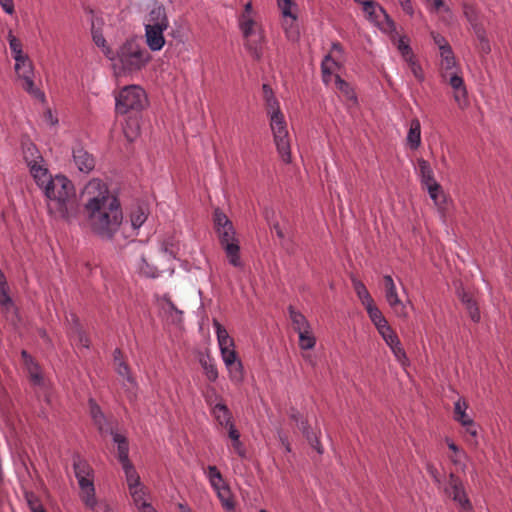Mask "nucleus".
Here are the masks:
<instances>
[{
  "mask_svg": "<svg viewBox=\"0 0 512 512\" xmlns=\"http://www.w3.org/2000/svg\"><path fill=\"white\" fill-rule=\"evenodd\" d=\"M81 202L88 227L100 238L112 240L126 229L120 202L102 180L92 179L84 186Z\"/></svg>",
  "mask_w": 512,
  "mask_h": 512,
  "instance_id": "f257e3e1",
  "label": "nucleus"
},
{
  "mask_svg": "<svg viewBox=\"0 0 512 512\" xmlns=\"http://www.w3.org/2000/svg\"><path fill=\"white\" fill-rule=\"evenodd\" d=\"M48 200L50 213L69 218L77 209L76 191L71 180L58 174L42 189Z\"/></svg>",
  "mask_w": 512,
  "mask_h": 512,
  "instance_id": "f03ea898",
  "label": "nucleus"
},
{
  "mask_svg": "<svg viewBox=\"0 0 512 512\" xmlns=\"http://www.w3.org/2000/svg\"><path fill=\"white\" fill-rule=\"evenodd\" d=\"M266 114L273 135V141L280 158L285 163L291 162V138L286 117L277 98H267Z\"/></svg>",
  "mask_w": 512,
  "mask_h": 512,
  "instance_id": "7ed1b4c3",
  "label": "nucleus"
},
{
  "mask_svg": "<svg viewBox=\"0 0 512 512\" xmlns=\"http://www.w3.org/2000/svg\"><path fill=\"white\" fill-rule=\"evenodd\" d=\"M213 222L220 245L226 254L228 262L236 268H242L243 262L240 257V244L236 237L233 223L229 220L227 215L218 208L214 211Z\"/></svg>",
  "mask_w": 512,
  "mask_h": 512,
  "instance_id": "20e7f679",
  "label": "nucleus"
},
{
  "mask_svg": "<svg viewBox=\"0 0 512 512\" xmlns=\"http://www.w3.org/2000/svg\"><path fill=\"white\" fill-rule=\"evenodd\" d=\"M116 57L121 69L127 72L141 70L151 59L149 52L135 40H127L123 43L117 51Z\"/></svg>",
  "mask_w": 512,
  "mask_h": 512,
  "instance_id": "39448f33",
  "label": "nucleus"
},
{
  "mask_svg": "<svg viewBox=\"0 0 512 512\" xmlns=\"http://www.w3.org/2000/svg\"><path fill=\"white\" fill-rule=\"evenodd\" d=\"M238 26L245 40V48L254 59L260 60L265 42L260 25L254 20L253 16H239Z\"/></svg>",
  "mask_w": 512,
  "mask_h": 512,
  "instance_id": "423d86ee",
  "label": "nucleus"
},
{
  "mask_svg": "<svg viewBox=\"0 0 512 512\" xmlns=\"http://www.w3.org/2000/svg\"><path fill=\"white\" fill-rule=\"evenodd\" d=\"M73 466L81 490V498L87 506L93 507L96 504L95 488L92 479L93 470L85 460L80 458L74 460Z\"/></svg>",
  "mask_w": 512,
  "mask_h": 512,
  "instance_id": "0eeeda50",
  "label": "nucleus"
},
{
  "mask_svg": "<svg viewBox=\"0 0 512 512\" xmlns=\"http://www.w3.org/2000/svg\"><path fill=\"white\" fill-rule=\"evenodd\" d=\"M361 4L363 11L368 15V19L374 22L382 31L392 33L396 32V24L386 10L374 0H354Z\"/></svg>",
  "mask_w": 512,
  "mask_h": 512,
  "instance_id": "6e6552de",
  "label": "nucleus"
},
{
  "mask_svg": "<svg viewBox=\"0 0 512 512\" xmlns=\"http://www.w3.org/2000/svg\"><path fill=\"white\" fill-rule=\"evenodd\" d=\"M282 15V27L289 41L299 39L300 32L297 23V5L293 0H277Z\"/></svg>",
  "mask_w": 512,
  "mask_h": 512,
  "instance_id": "1a4fd4ad",
  "label": "nucleus"
},
{
  "mask_svg": "<svg viewBox=\"0 0 512 512\" xmlns=\"http://www.w3.org/2000/svg\"><path fill=\"white\" fill-rule=\"evenodd\" d=\"M445 494L460 508L461 512H472V504L467 497L462 481L453 473L449 475Z\"/></svg>",
  "mask_w": 512,
  "mask_h": 512,
  "instance_id": "9d476101",
  "label": "nucleus"
},
{
  "mask_svg": "<svg viewBox=\"0 0 512 512\" xmlns=\"http://www.w3.org/2000/svg\"><path fill=\"white\" fill-rule=\"evenodd\" d=\"M148 212L146 207L142 205H137L131 209L130 212V221L123 222L126 225V229H121V234L123 238H129L137 235V230L145 223L147 220Z\"/></svg>",
  "mask_w": 512,
  "mask_h": 512,
  "instance_id": "9b49d317",
  "label": "nucleus"
},
{
  "mask_svg": "<svg viewBox=\"0 0 512 512\" xmlns=\"http://www.w3.org/2000/svg\"><path fill=\"white\" fill-rule=\"evenodd\" d=\"M378 332L382 336L385 343L390 347L396 359L402 365H404L407 361V356L401 345L399 337L394 332V330L390 327V325H387L386 327H382V329Z\"/></svg>",
  "mask_w": 512,
  "mask_h": 512,
  "instance_id": "f8f14e48",
  "label": "nucleus"
},
{
  "mask_svg": "<svg viewBox=\"0 0 512 512\" xmlns=\"http://www.w3.org/2000/svg\"><path fill=\"white\" fill-rule=\"evenodd\" d=\"M345 60L344 48L341 43H332L331 50L322 59V73H329V69H341Z\"/></svg>",
  "mask_w": 512,
  "mask_h": 512,
  "instance_id": "ddd939ff",
  "label": "nucleus"
},
{
  "mask_svg": "<svg viewBox=\"0 0 512 512\" xmlns=\"http://www.w3.org/2000/svg\"><path fill=\"white\" fill-rule=\"evenodd\" d=\"M15 71L18 77L22 80L21 85L25 91L30 94L33 93V67L28 55L19 59V61H15Z\"/></svg>",
  "mask_w": 512,
  "mask_h": 512,
  "instance_id": "4468645a",
  "label": "nucleus"
},
{
  "mask_svg": "<svg viewBox=\"0 0 512 512\" xmlns=\"http://www.w3.org/2000/svg\"><path fill=\"white\" fill-rule=\"evenodd\" d=\"M383 286L385 298L390 307L399 315H405V306L398 296L395 283L390 275L383 277Z\"/></svg>",
  "mask_w": 512,
  "mask_h": 512,
  "instance_id": "2eb2a0df",
  "label": "nucleus"
},
{
  "mask_svg": "<svg viewBox=\"0 0 512 512\" xmlns=\"http://www.w3.org/2000/svg\"><path fill=\"white\" fill-rule=\"evenodd\" d=\"M148 105V98H116L115 110L118 114L137 113Z\"/></svg>",
  "mask_w": 512,
  "mask_h": 512,
  "instance_id": "dca6fc26",
  "label": "nucleus"
},
{
  "mask_svg": "<svg viewBox=\"0 0 512 512\" xmlns=\"http://www.w3.org/2000/svg\"><path fill=\"white\" fill-rule=\"evenodd\" d=\"M73 162L80 172L89 173L95 167V159L92 154L82 146L73 149Z\"/></svg>",
  "mask_w": 512,
  "mask_h": 512,
  "instance_id": "f3484780",
  "label": "nucleus"
},
{
  "mask_svg": "<svg viewBox=\"0 0 512 512\" xmlns=\"http://www.w3.org/2000/svg\"><path fill=\"white\" fill-rule=\"evenodd\" d=\"M214 327L222 358L226 356L230 357L232 354H235L234 340L229 336L227 330L216 320H214Z\"/></svg>",
  "mask_w": 512,
  "mask_h": 512,
  "instance_id": "a211bd4d",
  "label": "nucleus"
},
{
  "mask_svg": "<svg viewBox=\"0 0 512 512\" xmlns=\"http://www.w3.org/2000/svg\"><path fill=\"white\" fill-rule=\"evenodd\" d=\"M166 29L145 25V37L148 47L152 51H159L165 44L163 32Z\"/></svg>",
  "mask_w": 512,
  "mask_h": 512,
  "instance_id": "6ab92c4d",
  "label": "nucleus"
},
{
  "mask_svg": "<svg viewBox=\"0 0 512 512\" xmlns=\"http://www.w3.org/2000/svg\"><path fill=\"white\" fill-rule=\"evenodd\" d=\"M222 359L229 372L230 380L234 383H240L244 378V372L243 365L237 358V353L232 354L230 357H223Z\"/></svg>",
  "mask_w": 512,
  "mask_h": 512,
  "instance_id": "aec40b11",
  "label": "nucleus"
},
{
  "mask_svg": "<svg viewBox=\"0 0 512 512\" xmlns=\"http://www.w3.org/2000/svg\"><path fill=\"white\" fill-rule=\"evenodd\" d=\"M145 25L167 29L169 21L165 7L163 5L154 6L149 12L147 23Z\"/></svg>",
  "mask_w": 512,
  "mask_h": 512,
  "instance_id": "412c9836",
  "label": "nucleus"
},
{
  "mask_svg": "<svg viewBox=\"0 0 512 512\" xmlns=\"http://www.w3.org/2000/svg\"><path fill=\"white\" fill-rule=\"evenodd\" d=\"M415 170H416V174L420 178V182H421L422 186L428 187L430 185L438 183L435 180L434 171H433L430 163L427 160H425L423 158L417 159V166H416Z\"/></svg>",
  "mask_w": 512,
  "mask_h": 512,
  "instance_id": "4be33fe9",
  "label": "nucleus"
},
{
  "mask_svg": "<svg viewBox=\"0 0 512 512\" xmlns=\"http://www.w3.org/2000/svg\"><path fill=\"white\" fill-rule=\"evenodd\" d=\"M30 174L33 177L34 181L36 182L37 186L42 190L50 180L53 179L54 176H52L49 173V170L45 164V161L33 164L31 167H29Z\"/></svg>",
  "mask_w": 512,
  "mask_h": 512,
  "instance_id": "5701e85b",
  "label": "nucleus"
},
{
  "mask_svg": "<svg viewBox=\"0 0 512 512\" xmlns=\"http://www.w3.org/2000/svg\"><path fill=\"white\" fill-rule=\"evenodd\" d=\"M340 69H329V73H322V81L326 85H334L341 93L349 95L351 92L350 84L343 80L337 73Z\"/></svg>",
  "mask_w": 512,
  "mask_h": 512,
  "instance_id": "b1692460",
  "label": "nucleus"
},
{
  "mask_svg": "<svg viewBox=\"0 0 512 512\" xmlns=\"http://www.w3.org/2000/svg\"><path fill=\"white\" fill-rule=\"evenodd\" d=\"M114 358V366L117 374L123 378V381H126L128 384L133 386L135 384L134 378L130 373V368L128 364L125 362L123 353L120 349H116L113 353Z\"/></svg>",
  "mask_w": 512,
  "mask_h": 512,
  "instance_id": "393cba45",
  "label": "nucleus"
},
{
  "mask_svg": "<svg viewBox=\"0 0 512 512\" xmlns=\"http://www.w3.org/2000/svg\"><path fill=\"white\" fill-rule=\"evenodd\" d=\"M89 409H90V415L94 421V424L97 426L99 432L101 434L109 433L112 429H110L107 425L106 418L101 411L100 407L97 405V403L90 399L89 400Z\"/></svg>",
  "mask_w": 512,
  "mask_h": 512,
  "instance_id": "a878e982",
  "label": "nucleus"
},
{
  "mask_svg": "<svg viewBox=\"0 0 512 512\" xmlns=\"http://www.w3.org/2000/svg\"><path fill=\"white\" fill-rule=\"evenodd\" d=\"M109 433L113 436V441L117 444L118 459L120 463L122 465L131 463L129 460V443L127 438L113 430Z\"/></svg>",
  "mask_w": 512,
  "mask_h": 512,
  "instance_id": "bb28decb",
  "label": "nucleus"
},
{
  "mask_svg": "<svg viewBox=\"0 0 512 512\" xmlns=\"http://www.w3.org/2000/svg\"><path fill=\"white\" fill-rule=\"evenodd\" d=\"M23 148V158L28 167H31L33 164H37L43 162V157L36 145L29 140L24 141L22 143Z\"/></svg>",
  "mask_w": 512,
  "mask_h": 512,
  "instance_id": "cd10ccee",
  "label": "nucleus"
},
{
  "mask_svg": "<svg viewBox=\"0 0 512 512\" xmlns=\"http://www.w3.org/2000/svg\"><path fill=\"white\" fill-rule=\"evenodd\" d=\"M407 145L410 149L416 150L421 145V125L420 121L416 118L410 122V127L406 137Z\"/></svg>",
  "mask_w": 512,
  "mask_h": 512,
  "instance_id": "c85d7f7f",
  "label": "nucleus"
},
{
  "mask_svg": "<svg viewBox=\"0 0 512 512\" xmlns=\"http://www.w3.org/2000/svg\"><path fill=\"white\" fill-rule=\"evenodd\" d=\"M211 413L220 426L227 428L233 424L232 414L224 403H215Z\"/></svg>",
  "mask_w": 512,
  "mask_h": 512,
  "instance_id": "c756f323",
  "label": "nucleus"
},
{
  "mask_svg": "<svg viewBox=\"0 0 512 512\" xmlns=\"http://www.w3.org/2000/svg\"><path fill=\"white\" fill-rule=\"evenodd\" d=\"M21 356L24 364L26 365L31 381L36 385H40L42 383V375L39 366L34 363L32 357L25 350L22 351Z\"/></svg>",
  "mask_w": 512,
  "mask_h": 512,
  "instance_id": "7c9ffc66",
  "label": "nucleus"
},
{
  "mask_svg": "<svg viewBox=\"0 0 512 512\" xmlns=\"http://www.w3.org/2000/svg\"><path fill=\"white\" fill-rule=\"evenodd\" d=\"M21 356L24 364L26 365L31 381L36 385H40L42 383V375L39 366L34 363L32 357L25 350L22 351Z\"/></svg>",
  "mask_w": 512,
  "mask_h": 512,
  "instance_id": "2f4dec72",
  "label": "nucleus"
},
{
  "mask_svg": "<svg viewBox=\"0 0 512 512\" xmlns=\"http://www.w3.org/2000/svg\"><path fill=\"white\" fill-rule=\"evenodd\" d=\"M442 78L447 82L455 91L462 92L463 96L467 95L466 87L463 78L452 70H444Z\"/></svg>",
  "mask_w": 512,
  "mask_h": 512,
  "instance_id": "473e14b6",
  "label": "nucleus"
},
{
  "mask_svg": "<svg viewBox=\"0 0 512 512\" xmlns=\"http://www.w3.org/2000/svg\"><path fill=\"white\" fill-rule=\"evenodd\" d=\"M425 188L427 189L429 196L433 200L435 206L439 209V211L442 212L445 209L446 196L440 184L436 183Z\"/></svg>",
  "mask_w": 512,
  "mask_h": 512,
  "instance_id": "72a5a7b5",
  "label": "nucleus"
},
{
  "mask_svg": "<svg viewBox=\"0 0 512 512\" xmlns=\"http://www.w3.org/2000/svg\"><path fill=\"white\" fill-rule=\"evenodd\" d=\"M369 318L377 328V330H381L382 327H386L388 324L387 320L383 316L382 312L378 309L374 302L364 306Z\"/></svg>",
  "mask_w": 512,
  "mask_h": 512,
  "instance_id": "f704fd0d",
  "label": "nucleus"
},
{
  "mask_svg": "<svg viewBox=\"0 0 512 512\" xmlns=\"http://www.w3.org/2000/svg\"><path fill=\"white\" fill-rule=\"evenodd\" d=\"M179 251V243L173 236L164 238L160 244V252L168 258H175Z\"/></svg>",
  "mask_w": 512,
  "mask_h": 512,
  "instance_id": "c9c22d12",
  "label": "nucleus"
},
{
  "mask_svg": "<svg viewBox=\"0 0 512 512\" xmlns=\"http://www.w3.org/2000/svg\"><path fill=\"white\" fill-rule=\"evenodd\" d=\"M467 408L468 404L464 399H458L454 403V419L461 425H466L470 423L471 418L466 413Z\"/></svg>",
  "mask_w": 512,
  "mask_h": 512,
  "instance_id": "e433bc0d",
  "label": "nucleus"
},
{
  "mask_svg": "<svg viewBox=\"0 0 512 512\" xmlns=\"http://www.w3.org/2000/svg\"><path fill=\"white\" fill-rule=\"evenodd\" d=\"M461 301L465 305V308H466L471 320L474 322H479L480 321L479 308H478L476 302L474 301V299L472 298V296L466 292H463L461 294Z\"/></svg>",
  "mask_w": 512,
  "mask_h": 512,
  "instance_id": "4c0bfd02",
  "label": "nucleus"
},
{
  "mask_svg": "<svg viewBox=\"0 0 512 512\" xmlns=\"http://www.w3.org/2000/svg\"><path fill=\"white\" fill-rule=\"evenodd\" d=\"M135 267L136 270L145 277L155 278L158 276L157 268L149 264L143 255L136 259Z\"/></svg>",
  "mask_w": 512,
  "mask_h": 512,
  "instance_id": "58836bf2",
  "label": "nucleus"
},
{
  "mask_svg": "<svg viewBox=\"0 0 512 512\" xmlns=\"http://www.w3.org/2000/svg\"><path fill=\"white\" fill-rule=\"evenodd\" d=\"M199 361L204 370L206 378L211 382H215L218 378V370L214 359L210 358L209 356H202Z\"/></svg>",
  "mask_w": 512,
  "mask_h": 512,
  "instance_id": "ea45409f",
  "label": "nucleus"
},
{
  "mask_svg": "<svg viewBox=\"0 0 512 512\" xmlns=\"http://www.w3.org/2000/svg\"><path fill=\"white\" fill-rule=\"evenodd\" d=\"M352 285H353V288L363 306H366V305L374 302L369 291L367 290L366 286L364 285V283L362 281L353 277Z\"/></svg>",
  "mask_w": 512,
  "mask_h": 512,
  "instance_id": "a19ab883",
  "label": "nucleus"
},
{
  "mask_svg": "<svg viewBox=\"0 0 512 512\" xmlns=\"http://www.w3.org/2000/svg\"><path fill=\"white\" fill-rule=\"evenodd\" d=\"M440 50V56L442 58V68L443 70H453V68L456 66V59L454 56V52L452 50V47L450 44L447 46L439 49Z\"/></svg>",
  "mask_w": 512,
  "mask_h": 512,
  "instance_id": "79ce46f5",
  "label": "nucleus"
},
{
  "mask_svg": "<svg viewBox=\"0 0 512 512\" xmlns=\"http://www.w3.org/2000/svg\"><path fill=\"white\" fill-rule=\"evenodd\" d=\"M122 468L125 472L126 482L129 490L141 486L140 477L132 463L123 464Z\"/></svg>",
  "mask_w": 512,
  "mask_h": 512,
  "instance_id": "37998d69",
  "label": "nucleus"
},
{
  "mask_svg": "<svg viewBox=\"0 0 512 512\" xmlns=\"http://www.w3.org/2000/svg\"><path fill=\"white\" fill-rule=\"evenodd\" d=\"M289 315L293 329L297 333L310 328L305 317L301 313L295 311L292 307H289Z\"/></svg>",
  "mask_w": 512,
  "mask_h": 512,
  "instance_id": "c03bdc74",
  "label": "nucleus"
},
{
  "mask_svg": "<svg viewBox=\"0 0 512 512\" xmlns=\"http://www.w3.org/2000/svg\"><path fill=\"white\" fill-rule=\"evenodd\" d=\"M214 490L216 491L222 506L227 510H232L234 508V502L232 500L229 487L224 484Z\"/></svg>",
  "mask_w": 512,
  "mask_h": 512,
  "instance_id": "a18cd8bd",
  "label": "nucleus"
},
{
  "mask_svg": "<svg viewBox=\"0 0 512 512\" xmlns=\"http://www.w3.org/2000/svg\"><path fill=\"white\" fill-rule=\"evenodd\" d=\"M8 42L15 61H19V59L27 56V54L23 52L21 41L12 34V31L8 33Z\"/></svg>",
  "mask_w": 512,
  "mask_h": 512,
  "instance_id": "49530a36",
  "label": "nucleus"
},
{
  "mask_svg": "<svg viewBox=\"0 0 512 512\" xmlns=\"http://www.w3.org/2000/svg\"><path fill=\"white\" fill-rule=\"evenodd\" d=\"M205 474L213 489L219 488L221 485L225 484L222 474L216 466H208Z\"/></svg>",
  "mask_w": 512,
  "mask_h": 512,
  "instance_id": "de8ad7c7",
  "label": "nucleus"
},
{
  "mask_svg": "<svg viewBox=\"0 0 512 512\" xmlns=\"http://www.w3.org/2000/svg\"><path fill=\"white\" fill-rule=\"evenodd\" d=\"M299 335V345L303 350H309L315 345V338L313 337L310 328L301 332Z\"/></svg>",
  "mask_w": 512,
  "mask_h": 512,
  "instance_id": "09e8293b",
  "label": "nucleus"
},
{
  "mask_svg": "<svg viewBox=\"0 0 512 512\" xmlns=\"http://www.w3.org/2000/svg\"><path fill=\"white\" fill-rule=\"evenodd\" d=\"M462 426L465 428V432L469 436L467 438V442L472 446H477L478 431H477V426L474 423V421L471 419L469 424L462 425Z\"/></svg>",
  "mask_w": 512,
  "mask_h": 512,
  "instance_id": "8fccbe9b",
  "label": "nucleus"
},
{
  "mask_svg": "<svg viewBox=\"0 0 512 512\" xmlns=\"http://www.w3.org/2000/svg\"><path fill=\"white\" fill-rule=\"evenodd\" d=\"M398 50L400 51L405 61L411 60L413 57H415L412 48L410 47L409 43L405 41L404 37H401L398 41Z\"/></svg>",
  "mask_w": 512,
  "mask_h": 512,
  "instance_id": "3c124183",
  "label": "nucleus"
},
{
  "mask_svg": "<svg viewBox=\"0 0 512 512\" xmlns=\"http://www.w3.org/2000/svg\"><path fill=\"white\" fill-rule=\"evenodd\" d=\"M139 125L136 120H130L124 128V134L128 141L132 142L138 135Z\"/></svg>",
  "mask_w": 512,
  "mask_h": 512,
  "instance_id": "603ef678",
  "label": "nucleus"
},
{
  "mask_svg": "<svg viewBox=\"0 0 512 512\" xmlns=\"http://www.w3.org/2000/svg\"><path fill=\"white\" fill-rule=\"evenodd\" d=\"M203 395L206 403L209 405L211 409L213 408L215 403H221L219 401L220 396L217 394L216 389L212 386H208Z\"/></svg>",
  "mask_w": 512,
  "mask_h": 512,
  "instance_id": "864d4df0",
  "label": "nucleus"
},
{
  "mask_svg": "<svg viewBox=\"0 0 512 512\" xmlns=\"http://www.w3.org/2000/svg\"><path fill=\"white\" fill-rule=\"evenodd\" d=\"M119 96H145V91L138 85L124 86Z\"/></svg>",
  "mask_w": 512,
  "mask_h": 512,
  "instance_id": "5fc2aeb1",
  "label": "nucleus"
},
{
  "mask_svg": "<svg viewBox=\"0 0 512 512\" xmlns=\"http://www.w3.org/2000/svg\"><path fill=\"white\" fill-rule=\"evenodd\" d=\"M406 62L415 78L418 81H422L424 79V73L416 58L413 57L411 60H406Z\"/></svg>",
  "mask_w": 512,
  "mask_h": 512,
  "instance_id": "6e6d98bb",
  "label": "nucleus"
},
{
  "mask_svg": "<svg viewBox=\"0 0 512 512\" xmlns=\"http://www.w3.org/2000/svg\"><path fill=\"white\" fill-rule=\"evenodd\" d=\"M129 491H130V494H131L134 504L139 509V506H141L142 502H146L144 500V495H145L144 487L141 485V486H138L137 488L130 489Z\"/></svg>",
  "mask_w": 512,
  "mask_h": 512,
  "instance_id": "4d7b16f0",
  "label": "nucleus"
},
{
  "mask_svg": "<svg viewBox=\"0 0 512 512\" xmlns=\"http://www.w3.org/2000/svg\"><path fill=\"white\" fill-rule=\"evenodd\" d=\"M464 15H465L466 19L468 20V22L471 24V26H474L475 24H479L478 13L473 6L464 5Z\"/></svg>",
  "mask_w": 512,
  "mask_h": 512,
  "instance_id": "13d9d810",
  "label": "nucleus"
},
{
  "mask_svg": "<svg viewBox=\"0 0 512 512\" xmlns=\"http://www.w3.org/2000/svg\"><path fill=\"white\" fill-rule=\"evenodd\" d=\"M0 305L3 309L6 310L12 306V300L8 295V288L0 289Z\"/></svg>",
  "mask_w": 512,
  "mask_h": 512,
  "instance_id": "bf43d9fd",
  "label": "nucleus"
},
{
  "mask_svg": "<svg viewBox=\"0 0 512 512\" xmlns=\"http://www.w3.org/2000/svg\"><path fill=\"white\" fill-rule=\"evenodd\" d=\"M304 434L306 435L307 440L309 441L310 445L317 451L320 452V442L318 440V437L315 433L308 431L306 428H304Z\"/></svg>",
  "mask_w": 512,
  "mask_h": 512,
  "instance_id": "052dcab7",
  "label": "nucleus"
},
{
  "mask_svg": "<svg viewBox=\"0 0 512 512\" xmlns=\"http://www.w3.org/2000/svg\"><path fill=\"white\" fill-rule=\"evenodd\" d=\"M161 301H162V307L166 311H169V312L174 311L177 314H181L182 313L181 311H179L177 309V307L175 306V304L172 302L171 298L168 295H164L162 297Z\"/></svg>",
  "mask_w": 512,
  "mask_h": 512,
  "instance_id": "680f3d73",
  "label": "nucleus"
},
{
  "mask_svg": "<svg viewBox=\"0 0 512 512\" xmlns=\"http://www.w3.org/2000/svg\"><path fill=\"white\" fill-rule=\"evenodd\" d=\"M430 35H431L435 45H437L439 49H441L449 44V42L446 40V38L443 35H441L440 33L432 31L430 33Z\"/></svg>",
  "mask_w": 512,
  "mask_h": 512,
  "instance_id": "e2e57ef3",
  "label": "nucleus"
},
{
  "mask_svg": "<svg viewBox=\"0 0 512 512\" xmlns=\"http://www.w3.org/2000/svg\"><path fill=\"white\" fill-rule=\"evenodd\" d=\"M232 448L234 452L240 456L241 458H244L246 456V450L244 448L243 443L239 440L232 441Z\"/></svg>",
  "mask_w": 512,
  "mask_h": 512,
  "instance_id": "0e129e2a",
  "label": "nucleus"
},
{
  "mask_svg": "<svg viewBox=\"0 0 512 512\" xmlns=\"http://www.w3.org/2000/svg\"><path fill=\"white\" fill-rule=\"evenodd\" d=\"M472 29L476 35V38L478 39V41L480 40H484L487 38V35H486V30L485 28L483 27L482 24H475L474 26H472Z\"/></svg>",
  "mask_w": 512,
  "mask_h": 512,
  "instance_id": "69168bd1",
  "label": "nucleus"
},
{
  "mask_svg": "<svg viewBox=\"0 0 512 512\" xmlns=\"http://www.w3.org/2000/svg\"><path fill=\"white\" fill-rule=\"evenodd\" d=\"M0 6L9 15H12L15 11L13 0H0Z\"/></svg>",
  "mask_w": 512,
  "mask_h": 512,
  "instance_id": "338daca9",
  "label": "nucleus"
},
{
  "mask_svg": "<svg viewBox=\"0 0 512 512\" xmlns=\"http://www.w3.org/2000/svg\"><path fill=\"white\" fill-rule=\"evenodd\" d=\"M400 4L405 13H407L410 16L414 14V9L411 0H402L400 1Z\"/></svg>",
  "mask_w": 512,
  "mask_h": 512,
  "instance_id": "774afa93",
  "label": "nucleus"
}]
</instances>
